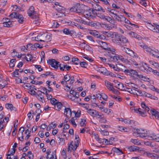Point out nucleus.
<instances>
[{"mask_svg":"<svg viewBox=\"0 0 159 159\" xmlns=\"http://www.w3.org/2000/svg\"><path fill=\"white\" fill-rule=\"evenodd\" d=\"M94 11H85L84 13V16L86 18H93L95 17V14L93 13Z\"/></svg>","mask_w":159,"mask_h":159,"instance_id":"obj_12","label":"nucleus"},{"mask_svg":"<svg viewBox=\"0 0 159 159\" xmlns=\"http://www.w3.org/2000/svg\"><path fill=\"white\" fill-rule=\"evenodd\" d=\"M19 70L18 69H16L12 73V76L13 77H18L20 76V75L18 73V70Z\"/></svg>","mask_w":159,"mask_h":159,"instance_id":"obj_32","label":"nucleus"},{"mask_svg":"<svg viewBox=\"0 0 159 159\" xmlns=\"http://www.w3.org/2000/svg\"><path fill=\"white\" fill-rule=\"evenodd\" d=\"M86 38L88 39L89 41H90L91 42L93 43H94L95 41L93 40V38L91 36H86Z\"/></svg>","mask_w":159,"mask_h":159,"instance_id":"obj_61","label":"nucleus"},{"mask_svg":"<svg viewBox=\"0 0 159 159\" xmlns=\"http://www.w3.org/2000/svg\"><path fill=\"white\" fill-rule=\"evenodd\" d=\"M91 3L92 7V10L93 11H102L103 12H105V10L103 9L102 7H101V6L99 5L98 3H96V2H93Z\"/></svg>","mask_w":159,"mask_h":159,"instance_id":"obj_6","label":"nucleus"},{"mask_svg":"<svg viewBox=\"0 0 159 159\" xmlns=\"http://www.w3.org/2000/svg\"><path fill=\"white\" fill-rule=\"evenodd\" d=\"M110 59L111 61L114 62H119V61L126 63H128L129 62L128 60L124 58L122 56L115 54L113 55H111Z\"/></svg>","mask_w":159,"mask_h":159,"instance_id":"obj_4","label":"nucleus"},{"mask_svg":"<svg viewBox=\"0 0 159 159\" xmlns=\"http://www.w3.org/2000/svg\"><path fill=\"white\" fill-rule=\"evenodd\" d=\"M64 114L66 115L67 117H69V116L70 117L71 116L72 112L70 108L65 107Z\"/></svg>","mask_w":159,"mask_h":159,"instance_id":"obj_15","label":"nucleus"},{"mask_svg":"<svg viewBox=\"0 0 159 159\" xmlns=\"http://www.w3.org/2000/svg\"><path fill=\"white\" fill-rule=\"evenodd\" d=\"M98 33H99L98 32L96 31L95 30L93 31L92 32H90V34L91 35L96 37H97V36H98Z\"/></svg>","mask_w":159,"mask_h":159,"instance_id":"obj_56","label":"nucleus"},{"mask_svg":"<svg viewBox=\"0 0 159 159\" xmlns=\"http://www.w3.org/2000/svg\"><path fill=\"white\" fill-rule=\"evenodd\" d=\"M97 15L98 17L100 18L108 20V19L106 18V16L102 14L99 13L97 14Z\"/></svg>","mask_w":159,"mask_h":159,"instance_id":"obj_38","label":"nucleus"},{"mask_svg":"<svg viewBox=\"0 0 159 159\" xmlns=\"http://www.w3.org/2000/svg\"><path fill=\"white\" fill-rule=\"evenodd\" d=\"M62 32L64 34L66 35L70 34L71 33V31L68 29L67 28L63 29L62 30Z\"/></svg>","mask_w":159,"mask_h":159,"instance_id":"obj_42","label":"nucleus"},{"mask_svg":"<svg viewBox=\"0 0 159 159\" xmlns=\"http://www.w3.org/2000/svg\"><path fill=\"white\" fill-rule=\"evenodd\" d=\"M6 107L8 109H9L11 111H16V108L13 107L11 104L7 103L5 105Z\"/></svg>","mask_w":159,"mask_h":159,"instance_id":"obj_24","label":"nucleus"},{"mask_svg":"<svg viewBox=\"0 0 159 159\" xmlns=\"http://www.w3.org/2000/svg\"><path fill=\"white\" fill-rule=\"evenodd\" d=\"M153 24L154 26H155V30L157 31H155V32L159 33V25L155 23H153Z\"/></svg>","mask_w":159,"mask_h":159,"instance_id":"obj_63","label":"nucleus"},{"mask_svg":"<svg viewBox=\"0 0 159 159\" xmlns=\"http://www.w3.org/2000/svg\"><path fill=\"white\" fill-rule=\"evenodd\" d=\"M112 150L114 152L117 153L118 155H121L123 153V152L121 150L118 148H114L112 149Z\"/></svg>","mask_w":159,"mask_h":159,"instance_id":"obj_29","label":"nucleus"},{"mask_svg":"<svg viewBox=\"0 0 159 159\" xmlns=\"http://www.w3.org/2000/svg\"><path fill=\"white\" fill-rule=\"evenodd\" d=\"M102 111L107 113L108 114H110L112 111V110L110 109H108L106 108H104Z\"/></svg>","mask_w":159,"mask_h":159,"instance_id":"obj_43","label":"nucleus"},{"mask_svg":"<svg viewBox=\"0 0 159 159\" xmlns=\"http://www.w3.org/2000/svg\"><path fill=\"white\" fill-rule=\"evenodd\" d=\"M117 38L120 41L121 43H123V45L128 43V39L124 36L119 35V36H117Z\"/></svg>","mask_w":159,"mask_h":159,"instance_id":"obj_13","label":"nucleus"},{"mask_svg":"<svg viewBox=\"0 0 159 159\" xmlns=\"http://www.w3.org/2000/svg\"><path fill=\"white\" fill-rule=\"evenodd\" d=\"M51 103L55 105L58 102V101L55 98H52L50 100Z\"/></svg>","mask_w":159,"mask_h":159,"instance_id":"obj_53","label":"nucleus"},{"mask_svg":"<svg viewBox=\"0 0 159 159\" xmlns=\"http://www.w3.org/2000/svg\"><path fill=\"white\" fill-rule=\"evenodd\" d=\"M140 46L145 51L149 52L150 54L152 56H154L155 54L152 53L153 50L149 47H148V46L145 44L143 43L140 45Z\"/></svg>","mask_w":159,"mask_h":159,"instance_id":"obj_9","label":"nucleus"},{"mask_svg":"<svg viewBox=\"0 0 159 159\" xmlns=\"http://www.w3.org/2000/svg\"><path fill=\"white\" fill-rule=\"evenodd\" d=\"M147 155L148 157H153L154 159H157L158 158V155L154 153H147Z\"/></svg>","mask_w":159,"mask_h":159,"instance_id":"obj_31","label":"nucleus"},{"mask_svg":"<svg viewBox=\"0 0 159 159\" xmlns=\"http://www.w3.org/2000/svg\"><path fill=\"white\" fill-rule=\"evenodd\" d=\"M103 49L105 50V52L106 54V55L110 57H111V55H113L115 54V50L114 48L111 49L110 48L107 47L103 48Z\"/></svg>","mask_w":159,"mask_h":159,"instance_id":"obj_7","label":"nucleus"},{"mask_svg":"<svg viewBox=\"0 0 159 159\" xmlns=\"http://www.w3.org/2000/svg\"><path fill=\"white\" fill-rule=\"evenodd\" d=\"M136 131H135L133 133V134L134 136H136L138 137H140V135L139 134V129H136Z\"/></svg>","mask_w":159,"mask_h":159,"instance_id":"obj_57","label":"nucleus"},{"mask_svg":"<svg viewBox=\"0 0 159 159\" xmlns=\"http://www.w3.org/2000/svg\"><path fill=\"white\" fill-rule=\"evenodd\" d=\"M8 84L7 82L5 80H0V89L3 88Z\"/></svg>","mask_w":159,"mask_h":159,"instance_id":"obj_20","label":"nucleus"},{"mask_svg":"<svg viewBox=\"0 0 159 159\" xmlns=\"http://www.w3.org/2000/svg\"><path fill=\"white\" fill-rule=\"evenodd\" d=\"M131 109L132 111L134 110V112L136 111V112H137V111H138L139 114L143 117H145L146 116L145 112L144 111L143 109L140 108L139 109L135 108L134 107L131 108Z\"/></svg>","mask_w":159,"mask_h":159,"instance_id":"obj_11","label":"nucleus"},{"mask_svg":"<svg viewBox=\"0 0 159 159\" xmlns=\"http://www.w3.org/2000/svg\"><path fill=\"white\" fill-rule=\"evenodd\" d=\"M139 69L144 72H152L155 75L159 77V72L156 70H154L148 66L146 63H143L139 66H138Z\"/></svg>","mask_w":159,"mask_h":159,"instance_id":"obj_2","label":"nucleus"},{"mask_svg":"<svg viewBox=\"0 0 159 159\" xmlns=\"http://www.w3.org/2000/svg\"><path fill=\"white\" fill-rule=\"evenodd\" d=\"M18 15L17 18V19H18V21L20 23H23L25 20V19L22 15L19 14V15Z\"/></svg>","mask_w":159,"mask_h":159,"instance_id":"obj_28","label":"nucleus"},{"mask_svg":"<svg viewBox=\"0 0 159 159\" xmlns=\"http://www.w3.org/2000/svg\"><path fill=\"white\" fill-rule=\"evenodd\" d=\"M159 134L152 133L148 135L147 139L151 140H155L157 142L159 139Z\"/></svg>","mask_w":159,"mask_h":159,"instance_id":"obj_10","label":"nucleus"},{"mask_svg":"<svg viewBox=\"0 0 159 159\" xmlns=\"http://www.w3.org/2000/svg\"><path fill=\"white\" fill-rule=\"evenodd\" d=\"M51 37L49 34L44 33L35 37V40L37 41L48 42L51 40Z\"/></svg>","mask_w":159,"mask_h":159,"instance_id":"obj_3","label":"nucleus"},{"mask_svg":"<svg viewBox=\"0 0 159 159\" xmlns=\"http://www.w3.org/2000/svg\"><path fill=\"white\" fill-rule=\"evenodd\" d=\"M131 141L134 144L137 145H139L140 144V143L139 141H138V140L136 139H132L131 140Z\"/></svg>","mask_w":159,"mask_h":159,"instance_id":"obj_47","label":"nucleus"},{"mask_svg":"<svg viewBox=\"0 0 159 159\" xmlns=\"http://www.w3.org/2000/svg\"><path fill=\"white\" fill-rule=\"evenodd\" d=\"M125 52L126 53L131 56L133 57V56L134 55V52L132 50H131L129 48H127L126 49Z\"/></svg>","mask_w":159,"mask_h":159,"instance_id":"obj_34","label":"nucleus"},{"mask_svg":"<svg viewBox=\"0 0 159 159\" xmlns=\"http://www.w3.org/2000/svg\"><path fill=\"white\" fill-rule=\"evenodd\" d=\"M147 27L151 30H152L153 32L157 31L156 30H155V26L152 25L150 23H148L147 25Z\"/></svg>","mask_w":159,"mask_h":159,"instance_id":"obj_33","label":"nucleus"},{"mask_svg":"<svg viewBox=\"0 0 159 159\" xmlns=\"http://www.w3.org/2000/svg\"><path fill=\"white\" fill-rule=\"evenodd\" d=\"M52 73L49 72H46L45 74H41L40 76L42 77H44L47 76L48 75H52Z\"/></svg>","mask_w":159,"mask_h":159,"instance_id":"obj_51","label":"nucleus"},{"mask_svg":"<svg viewBox=\"0 0 159 159\" xmlns=\"http://www.w3.org/2000/svg\"><path fill=\"white\" fill-rule=\"evenodd\" d=\"M37 48L41 49L43 48V47L42 46H40V44L39 43H34V45L33 48H34L35 50Z\"/></svg>","mask_w":159,"mask_h":159,"instance_id":"obj_46","label":"nucleus"},{"mask_svg":"<svg viewBox=\"0 0 159 159\" xmlns=\"http://www.w3.org/2000/svg\"><path fill=\"white\" fill-rule=\"evenodd\" d=\"M47 63L51 66L56 69H58V63L59 62L56 61L54 59H49L47 61Z\"/></svg>","mask_w":159,"mask_h":159,"instance_id":"obj_8","label":"nucleus"},{"mask_svg":"<svg viewBox=\"0 0 159 159\" xmlns=\"http://www.w3.org/2000/svg\"><path fill=\"white\" fill-rule=\"evenodd\" d=\"M139 93V95L141 96H144L145 94V92L143 91H141V90H136Z\"/></svg>","mask_w":159,"mask_h":159,"instance_id":"obj_58","label":"nucleus"},{"mask_svg":"<svg viewBox=\"0 0 159 159\" xmlns=\"http://www.w3.org/2000/svg\"><path fill=\"white\" fill-rule=\"evenodd\" d=\"M76 12L77 13H82L83 12V10L81 8L80 4L79 3L76 4Z\"/></svg>","mask_w":159,"mask_h":159,"instance_id":"obj_19","label":"nucleus"},{"mask_svg":"<svg viewBox=\"0 0 159 159\" xmlns=\"http://www.w3.org/2000/svg\"><path fill=\"white\" fill-rule=\"evenodd\" d=\"M95 69L97 71L102 73L103 74L104 72V71H106L105 68L103 67L96 66Z\"/></svg>","mask_w":159,"mask_h":159,"instance_id":"obj_26","label":"nucleus"},{"mask_svg":"<svg viewBox=\"0 0 159 159\" xmlns=\"http://www.w3.org/2000/svg\"><path fill=\"white\" fill-rule=\"evenodd\" d=\"M128 149L130 152H132L139 151L140 149V148L137 146H129Z\"/></svg>","mask_w":159,"mask_h":159,"instance_id":"obj_17","label":"nucleus"},{"mask_svg":"<svg viewBox=\"0 0 159 159\" xmlns=\"http://www.w3.org/2000/svg\"><path fill=\"white\" fill-rule=\"evenodd\" d=\"M98 24L99 23L98 22L95 23L93 21H91L88 23V25L96 27L98 25Z\"/></svg>","mask_w":159,"mask_h":159,"instance_id":"obj_44","label":"nucleus"},{"mask_svg":"<svg viewBox=\"0 0 159 159\" xmlns=\"http://www.w3.org/2000/svg\"><path fill=\"white\" fill-rule=\"evenodd\" d=\"M12 25V22H4L3 23V26L5 27H10Z\"/></svg>","mask_w":159,"mask_h":159,"instance_id":"obj_40","label":"nucleus"},{"mask_svg":"<svg viewBox=\"0 0 159 159\" xmlns=\"http://www.w3.org/2000/svg\"><path fill=\"white\" fill-rule=\"evenodd\" d=\"M116 33H112L111 32H105V35L108 37L114 38L115 37V34Z\"/></svg>","mask_w":159,"mask_h":159,"instance_id":"obj_23","label":"nucleus"},{"mask_svg":"<svg viewBox=\"0 0 159 159\" xmlns=\"http://www.w3.org/2000/svg\"><path fill=\"white\" fill-rule=\"evenodd\" d=\"M113 82L116 85L115 86V87L119 89L124 88V86L123 84L120 83L118 81L116 80H114Z\"/></svg>","mask_w":159,"mask_h":159,"instance_id":"obj_16","label":"nucleus"},{"mask_svg":"<svg viewBox=\"0 0 159 159\" xmlns=\"http://www.w3.org/2000/svg\"><path fill=\"white\" fill-rule=\"evenodd\" d=\"M72 61L75 65H78L79 63H80V62L79 60L77 58H73Z\"/></svg>","mask_w":159,"mask_h":159,"instance_id":"obj_39","label":"nucleus"},{"mask_svg":"<svg viewBox=\"0 0 159 159\" xmlns=\"http://www.w3.org/2000/svg\"><path fill=\"white\" fill-rule=\"evenodd\" d=\"M86 110H87V112L91 116L93 117H95V110L91 109H89L86 108Z\"/></svg>","mask_w":159,"mask_h":159,"instance_id":"obj_27","label":"nucleus"},{"mask_svg":"<svg viewBox=\"0 0 159 159\" xmlns=\"http://www.w3.org/2000/svg\"><path fill=\"white\" fill-rule=\"evenodd\" d=\"M70 76L68 75H66L64 77V78L62 80H65V84H67V82L68 81L70 80Z\"/></svg>","mask_w":159,"mask_h":159,"instance_id":"obj_41","label":"nucleus"},{"mask_svg":"<svg viewBox=\"0 0 159 159\" xmlns=\"http://www.w3.org/2000/svg\"><path fill=\"white\" fill-rule=\"evenodd\" d=\"M152 64L156 68H159V64L156 62H152Z\"/></svg>","mask_w":159,"mask_h":159,"instance_id":"obj_64","label":"nucleus"},{"mask_svg":"<svg viewBox=\"0 0 159 159\" xmlns=\"http://www.w3.org/2000/svg\"><path fill=\"white\" fill-rule=\"evenodd\" d=\"M140 137L143 139H147L148 135L146 131L139 129Z\"/></svg>","mask_w":159,"mask_h":159,"instance_id":"obj_14","label":"nucleus"},{"mask_svg":"<svg viewBox=\"0 0 159 159\" xmlns=\"http://www.w3.org/2000/svg\"><path fill=\"white\" fill-rule=\"evenodd\" d=\"M105 85L109 90H111L112 88H113V84L107 81H105Z\"/></svg>","mask_w":159,"mask_h":159,"instance_id":"obj_22","label":"nucleus"},{"mask_svg":"<svg viewBox=\"0 0 159 159\" xmlns=\"http://www.w3.org/2000/svg\"><path fill=\"white\" fill-rule=\"evenodd\" d=\"M35 68L38 69L39 71H41L43 70V69L41 68V66L39 65H34Z\"/></svg>","mask_w":159,"mask_h":159,"instance_id":"obj_60","label":"nucleus"},{"mask_svg":"<svg viewBox=\"0 0 159 159\" xmlns=\"http://www.w3.org/2000/svg\"><path fill=\"white\" fill-rule=\"evenodd\" d=\"M28 14L29 16L31 17V18L33 19H38V16L34 11V8L33 6L30 7L28 11Z\"/></svg>","mask_w":159,"mask_h":159,"instance_id":"obj_5","label":"nucleus"},{"mask_svg":"<svg viewBox=\"0 0 159 159\" xmlns=\"http://www.w3.org/2000/svg\"><path fill=\"white\" fill-rule=\"evenodd\" d=\"M55 18H58L59 17H62L64 14L61 13L60 11H58L57 13L54 12L53 14Z\"/></svg>","mask_w":159,"mask_h":159,"instance_id":"obj_30","label":"nucleus"},{"mask_svg":"<svg viewBox=\"0 0 159 159\" xmlns=\"http://www.w3.org/2000/svg\"><path fill=\"white\" fill-rule=\"evenodd\" d=\"M80 66L83 68H86V66L88 65V64L84 61L80 62Z\"/></svg>","mask_w":159,"mask_h":159,"instance_id":"obj_52","label":"nucleus"},{"mask_svg":"<svg viewBox=\"0 0 159 159\" xmlns=\"http://www.w3.org/2000/svg\"><path fill=\"white\" fill-rule=\"evenodd\" d=\"M124 20L125 21V22L128 24H130V25H134L135 27H138V26L137 25H136L134 24H132V23H131L130 21L129 20H128V19L125 18V19H124Z\"/></svg>","mask_w":159,"mask_h":159,"instance_id":"obj_48","label":"nucleus"},{"mask_svg":"<svg viewBox=\"0 0 159 159\" xmlns=\"http://www.w3.org/2000/svg\"><path fill=\"white\" fill-rule=\"evenodd\" d=\"M124 72L127 75L135 78H139L144 81H148L149 79L146 76H144L141 74H139L135 70L132 69L125 70Z\"/></svg>","mask_w":159,"mask_h":159,"instance_id":"obj_1","label":"nucleus"},{"mask_svg":"<svg viewBox=\"0 0 159 159\" xmlns=\"http://www.w3.org/2000/svg\"><path fill=\"white\" fill-rule=\"evenodd\" d=\"M129 34L133 37H135L137 39H139L141 37L139 35H138L136 33L134 32H130Z\"/></svg>","mask_w":159,"mask_h":159,"instance_id":"obj_37","label":"nucleus"},{"mask_svg":"<svg viewBox=\"0 0 159 159\" xmlns=\"http://www.w3.org/2000/svg\"><path fill=\"white\" fill-rule=\"evenodd\" d=\"M55 105L54 107L57 110H58L59 111L61 109L63 105L62 103L60 102H58Z\"/></svg>","mask_w":159,"mask_h":159,"instance_id":"obj_25","label":"nucleus"},{"mask_svg":"<svg viewBox=\"0 0 159 159\" xmlns=\"http://www.w3.org/2000/svg\"><path fill=\"white\" fill-rule=\"evenodd\" d=\"M119 36V35L117 34H115V39L112 40V41L116 44L118 45H122L121 42L117 38V36Z\"/></svg>","mask_w":159,"mask_h":159,"instance_id":"obj_21","label":"nucleus"},{"mask_svg":"<svg viewBox=\"0 0 159 159\" xmlns=\"http://www.w3.org/2000/svg\"><path fill=\"white\" fill-rule=\"evenodd\" d=\"M27 57H25L26 61H30L32 58V56L31 54H27Z\"/></svg>","mask_w":159,"mask_h":159,"instance_id":"obj_50","label":"nucleus"},{"mask_svg":"<svg viewBox=\"0 0 159 159\" xmlns=\"http://www.w3.org/2000/svg\"><path fill=\"white\" fill-rule=\"evenodd\" d=\"M19 14L17 12H13L11 13L9 16L11 18H17L18 15H19Z\"/></svg>","mask_w":159,"mask_h":159,"instance_id":"obj_36","label":"nucleus"},{"mask_svg":"<svg viewBox=\"0 0 159 159\" xmlns=\"http://www.w3.org/2000/svg\"><path fill=\"white\" fill-rule=\"evenodd\" d=\"M31 49L33 50H35L34 48H33V44L31 43H29L26 45V50L28 49Z\"/></svg>","mask_w":159,"mask_h":159,"instance_id":"obj_45","label":"nucleus"},{"mask_svg":"<svg viewBox=\"0 0 159 159\" xmlns=\"http://www.w3.org/2000/svg\"><path fill=\"white\" fill-rule=\"evenodd\" d=\"M126 89L128 90L127 91L130 93L138 95L137 93L135 92L136 91V90L134 89H132L128 88H127Z\"/></svg>","mask_w":159,"mask_h":159,"instance_id":"obj_35","label":"nucleus"},{"mask_svg":"<svg viewBox=\"0 0 159 159\" xmlns=\"http://www.w3.org/2000/svg\"><path fill=\"white\" fill-rule=\"evenodd\" d=\"M33 112V111L31 110L27 114V116L29 120H31L33 118V116H32V112Z\"/></svg>","mask_w":159,"mask_h":159,"instance_id":"obj_54","label":"nucleus"},{"mask_svg":"<svg viewBox=\"0 0 159 159\" xmlns=\"http://www.w3.org/2000/svg\"><path fill=\"white\" fill-rule=\"evenodd\" d=\"M69 121L73 125V126L74 127H76L77 125L75 122V119H74L73 117L72 118L71 120H69Z\"/></svg>","mask_w":159,"mask_h":159,"instance_id":"obj_49","label":"nucleus"},{"mask_svg":"<svg viewBox=\"0 0 159 159\" xmlns=\"http://www.w3.org/2000/svg\"><path fill=\"white\" fill-rule=\"evenodd\" d=\"M108 64L110 67L113 68L115 70L118 71V68L117 67H115L114 65L109 63H108Z\"/></svg>","mask_w":159,"mask_h":159,"instance_id":"obj_59","label":"nucleus"},{"mask_svg":"<svg viewBox=\"0 0 159 159\" xmlns=\"http://www.w3.org/2000/svg\"><path fill=\"white\" fill-rule=\"evenodd\" d=\"M11 149H12V150H11V152L10 151H8V152H10V153L8 154L7 155V156H10L11 155H13L14 154L16 150V149L15 148H12Z\"/></svg>","mask_w":159,"mask_h":159,"instance_id":"obj_55","label":"nucleus"},{"mask_svg":"<svg viewBox=\"0 0 159 159\" xmlns=\"http://www.w3.org/2000/svg\"><path fill=\"white\" fill-rule=\"evenodd\" d=\"M113 17L114 18L117 20L118 21L120 22L123 21L124 19H125V17L122 15H117V14H115V15Z\"/></svg>","mask_w":159,"mask_h":159,"instance_id":"obj_18","label":"nucleus"},{"mask_svg":"<svg viewBox=\"0 0 159 159\" xmlns=\"http://www.w3.org/2000/svg\"><path fill=\"white\" fill-rule=\"evenodd\" d=\"M139 3L144 7H146L147 6V4L145 0H141L140 1Z\"/></svg>","mask_w":159,"mask_h":159,"instance_id":"obj_62","label":"nucleus"}]
</instances>
